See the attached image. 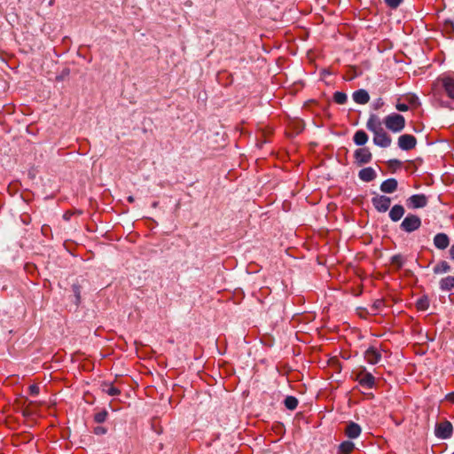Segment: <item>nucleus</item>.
Wrapping results in <instances>:
<instances>
[{
  "instance_id": "f257e3e1",
  "label": "nucleus",
  "mask_w": 454,
  "mask_h": 454,
  "mask_svg": "<svg viewBox=\"0 0 454 454\" xmlns=\"http://www.w3.org/2000/svg\"><path fill=\"white\" fill-rule=\"evenodd\" d=\"M383 122L387 129L395 133L401 132L405 127L404 117L395 113L386 116Z\"/></svg>"
},
{
  "instance_id": "f03ea898",
  "label": "nucleus",
  "mask_w": 454,
  "mask_h": 454,
  "mask_svg": "<svg viewBox=\"0 0 454 454\" xmlns=\"http://www.w3.org/2000/svg\"><path fill=\"white\" fill-rule=\"evenodd\" d=\"M421 226V219L417 215L408 214L400 224V229L411 233Z\"/></svg>"
},
{
  "instance_id": "7ed1b4c3",
  "label": "nucleus",
  "mask_w": 454,
  "mask_h": 454,
  "mask_svg": "<svg viewBox=\"0 0 454 454\" xmlns=\"http://www.w3.org/2000/svg\"><path fill=\"white\" fill-rule=\"evenodd\" d=\"M452 434L453 426L449 420L444 419L440 423H436L434 427V435L437 438L446 440L450 438L452 436Z\"/></svg>"
},
{
  "instance_id": "20e7f679",
  "label": "nucleus",
  "mask_w": 454,
  "mask_h": 454,
  "mask_svg": "<svg viewBox=\"0 0 454 454\" xmlns=\"http://www.w3.org/2000/svg\"><path fill=\"white\" fill-rule=\"evenodd\" d=\"M354 158L357 166H363L372 161V154L368 147H362L355 151Z\"/></svg>"
},
{
  "instance_id": "39448f33",
  "label": "nucleus",
  "mask_w": 454,
  "mask_h": 454,
  "mask_svg": "<svg viewBox=\"0 0 454 454\" xmlns=\"http://www.w3.org/2000/svg\"><path fill=\"white\" fill-rule=\"evenodd\" d=\"M372 204L378 212L384 213L389 209L391 199L386 195L378 194L372 198Z\"/></svg>"
},
{
  "instance_id": "423d86ee",
  "label": "nucleus",
  "mask_w": 454,
  "mask_h": 454,
  "mask_svg": "<svg viewBox=\"0 0 454 454\" xmlns=\"http://www.w3.org/2000/svg\"><path fill=\"white\" fill-rule=\"evenodd\" d=\"M373 134L374 145L382 148H387L390 146L392 143L391 137L384 130V129H380V130L373 132Z\"/></svg>"
},
{
  "instance_id": "0eeeda50",
  "label": "nucleus",
  "mask_w": 454,
  "mask_h": 454,
  "mask_svg": "<svg viewBox=\"0 0 454 454\" xmlns=\"http://www.w3.org/2000/svg\"><path fill=\"white\" fill-rule=\"evenodd\" d=\"M417 138L413 135L403 134L398 137V146L403 151H410L415 148Z\"/></svg>"
},
{
  "instance_id": "6e6552de",
  "label": "nucleus",
  "mask_w": 454,
  "mask_h": 454,
  "mask_svg": "<svg viewBox=\"0 0 454 454\" xmlns=\"http://www.w3.org/2000/svg\"><path fill=\"white\" fill-rule=\"evenodd\" d=\"M361 433L362 428L357 423L354 421H348L346 423L344 434L348 438L356 439L361 434Z\"/></svg>"
},
{
  "instance_id": "1a4fd4ad",
  "label": "nucleus",
  "mask_w": 454,
  "mask_h": 454,
  "mask_svg": "<svg viewBox=\"0 0 454 454\" xmlns=\"http://www.w3.org/2000/svg\"><path fill=\"white\" fill-rule=\"evenodd\" d=\"M408 205L412 208H421L427 205V197L424 194H414L408 199Z\"/></svg>"
},
{
  "instance_id": "9d476101",
  "label": "nucleus",
  "mask_w": 454,
  "mask_h": 454,
  "mask_svg": "<svg viewBox=\"0 0 454 454\" xmlns=\"http://www.w3.org/2000/svg\"><path fill=\"white\" fill-rule=\"evenodd\" d=\"M441 82L447 96L454 101V78L443 77L441 79Z\"/></svg>"
},
{
  "instance_id": "9b49d317",
  "label": "nucleus",
  "mask_w": 454,
  "mask_h": 454,
  "mask_svg": "<svg viewBox=\"0 0 454 454\" xmlns=\"http://www.w3.org/2000/svg\"><path fill=\"white\" fill-rule=\"evenodd\" d=\"M358 177L360 180L369 183L377 177V173L372 167H367L358 172Z\"/></svg>"
},
{
  "instance_id": "f8f14e48",
  "label": "nucleus",
  "mask_w": 454,
  "mask_h": 454,
  "mask_svg": "<svg viewBox=\"0 0 454 454\" xmlns=\"http://www.w3.org/2000/svg\"><path fill=\"white\" fill-rule=\"evenodd\" d=\"M398 182L395 178H388L380 184V191L384 193H393L397 190Z\"/></svg>"
},
{
  "instance_id": "ddd939ff",
  "label": "nucleus",
  "mask_w": 454,
  "mask_h": 454,
  "mask_svg": "<svg viewBox=\"0 0 454 454\" xmlns=\"http://www.w3.org/2000/svg\"><path fill=\"white\" fill-rule=\"evenodd\" d=\"M434 245L436 248L443 250L450 245V238L445 233H438L434 238Z\"/></svg>"
},
{
  "instance_id": "4468645a",
  "label": "nucleus",
  "mask_w": 454,
  "mask_h": 454,
  "mask_svg": "<svg viewBox=\"0 0 454 454\" xmlns=\"http://www.w3.org/2000/svg\"><path fill=\"white\" fill-rule=\"evenodd\" d=\"M353 100L359 105H365L370 100V95L367 90L364 89H359L356 90L353 95Z\"/></svg>"
},
{
  "instance_id": "2eb2a0df",
  "label": "nucleus",
  "mask_w": 454,
  "mask_h": 454,
  "mask_svg": "<svg viewBox=\"0 0 454 454\" xmlns=\"http://www.w3.org/2000/svg\"><path fill=\"white\" fill-rule=\"evenodd\" d=\"M364 357L368 363L375 364L380 362L381 354L374 347H370L364 353Z\"/></svg>"
},
{
  "instance_id": "dca6fc26",
  "label": "nucleus",
  "mask_w": 454,
  "mask_h": 454,
  "mask_svg": "<svg viewBox=\"0 0 454 454\" xmlns=\"http://www.w3.org/2000/svg\"><path fill=\"white\" fill-rule=\"evenodd\" d=\"M405 209L403 206L396 204L393 206L389 211V218L393 222H398L404 215Z\"/></svg>"
},
{
  "instance_id": "f3484780",
  "label": "nucleus",
  "mask_w": 454,
  "mask_h": 454,
  "mask_svg": "<svg viewBox=\"0 0 454 454\" xmlns=\"http://www.w3.org/2000/svg\"><path fill=\"white\" fill-rule=\"evenodd\" d=\"M366 128L372 133L380 130V129H383L381 127V122H380V118L376 114H372L370 115V117L366 122Z\"/></svg>"
},
{
  "instance_id": "a211bd4d",
  "label": "nucleus",
  "mask_w": 454,
  "mask_h": 454,
  "mask_svg": "<svg viewBox=\"0 0 454 454\" xmlns=\"http://www.w3.org/2000/svg\"><path fill=\"white\" fill-rule=\"evenodd\" d=\"M359 384L366 388H372L375 384V378L370 372H365L364 375L358 376Z\"/></svg>"
},
{
  "instance_id": "6ab92c4d",
  "label": "nucleus",
  "mask_w": 454,
  "mask_h": 454,
  "mask_svg": "<svg viewBox=\"0 0 454 454\" xmlns=\"http://www.w3.org/2000/svg\"><path fill=\"white\" fill-rule=\"evenodd\" d=\"M368 138L366 132L363 129H359L354 134L353 141L356 145L363 146L367 143Z\"/></svg>"
},
{
  "instance_id": "aec40b11",
  "label": "nucleus",
  "mask_w": 454,
  "mask_h": 454,
  "mask_svg": "<svg viewBox=\"0 0 454 454\" xmlns=\"http://www.w3.org/2000/svg\"><path fill=\"white\" fill-rule=\"evenodd\" d=\"M442 33L449 39L454 38V21L451 20H445L442 24Z\"/></svg>"
},
{
  "instance_id": "412c9836",
  "label": "nucleus",
  "mask_w": 454,
  "mask_h": 454,
  "mask_svg": "<svg viewBox=\"0 0 454 454\" xmlns=\"http://www.w3.org/2000/svg\"><path fill=\"white\" fill-rule=\"evenodd\" d=\"M355 450V443L351 441H344L338 446V454H351Z\"/></svg>"
},
{
  "instance_id": "4be33fe9",
  "label": "nucleus",
  "mask_w": 454,
  "mask_h": 454,
  "mask_svg": "<svg viewBox=\"0 0 454 454\" xmlns=\"http://www.w3.org/2000/svg\"><path fill=\"white\" fill-rule=\"evenodd\" d=\"M440 288L442 291H450L454 289V277L448 276L446 278H442L440 281Z\"/></svg>"
},
{
  "instance_id": "5701e85b",
  "label": "nucleus",
  "mask_w": 454,
  "mask_h": 454,
  "mask_svg": "<svg viewBox=\"0 0 454 454\" xmlns=\"http://www.w3.org/2000/svg\"><path fill=\"white\" fill-rule=\"evenodd\" d=\"M82 285L77 280L76 282L73 283L71 289L74 296V304L78 307L81 303V292H82Z\"/></svg>"
},
{
  "instance_id": "b1692460",
  "label": "nucleus",
  "mask_w": 454,
  "mask_h": 454,
  "mask_svg": "<svg viewBox=\"0 0 454 454\" xmlns=\"http://www.w3.org/2000/svg\"><path fill=\"white\" fill-rule=\"evenodd\" d=\"M434 274L446 273L450 271V266L446 261H441L434 267Z\"/></svg>"
},
{
  "instance_id": "393cba45",
  "label": "nucleus",
  "mask_w": 454,
  "mask_h": 454,
  "mask_svg": "<svg viewBox=\"0 0 454 454\" xmlns=\"http://www.w3.org/2000/svg\"><path fill=\"white\" fill-rule=\"evenodd\" d=\"M298 399L293 395H288L284 400V404L287 410L294 411L298 406Z\"/></svg>"
},
{
  "instance_id": "a878e982",
  "label": "nucleus",
  "mask_w": 454,
  "mask_h": 454,
  "mask_svg": "<svg viewBox=\"0 0 454 454\" xmlns=\"http://www.w3.org/2000/svg\"><path fill=\"white\" fill-rule=\"evenodd\" d=\"M103 391L106 392L108 395L115 396L118 395L121 391L115 387L112 383L104 382L102 384Z\"/></svg>"
},
{
  "instance_id": "bb28decb",
  "label": "nucleus",
  "mask_w": 454,
  "mask_h": 454,
  "mask_svg": "<svg viewBox=\"0 0 454 454\" xmlns=\"http://www.w3.org/2000/svg\"><path fill=\"white\" fill-rule=\"evenodd\" d=\"M404 261V257L401 254H395L390 259L391 264L395 265L397 270L403 266Z\"/></svg>"
},
{
  "instance_id": "cd10ccee",
  "label": "nucleus",
  "mask_w": 454,
  "mask_h": 454,
  "mask_svg": "<svg viewBox=\"0 0 454 454\" xmlns=\"http://www.w3.org/2000/svg\"><path fill=\"white\" fill-rule=\"evenodd\" d=\"M429 307V300L427 296L420 297L416 302V308L419 310H427Z\"/></svg>"
},
{
  "instance_id": "c85d7f7f",
  "label": "nucleus",
  "mask_w": 454,
  "mask_h": 454,
  "mask_svg": "<svg viewBox=\"0 0 454 454\" xmlns=\"http://www.w3.org/2000/svg\"><path fill=\"white\" fill-rule=\"evenodd\" d=\"M333 100L338 105H343L347 102L348 96L346 93H344L342 91H336L333 94Z\"/></svg>"
},
{
  "instance_id": "c756f323",
  "label": "nucleus",
  "mask_w": 454,
  "mask_h": 454,
  "mask_svg": "<svg viewBox=\"0 0 454 454\" xmlns=\"http://www.w3.org/2000/svg\"><path fill=\"white\" fill-rule=\"evenodd\" d=\"M108 417V412L106 410H102L101 411L99 412H97L95 415H94V421L96 423H103L106 420Z\"/></svg>"
},
{
  "instance_id": "7c9ffc66",
  "label": "nucleus",
  "mask_w": 454,
  "mask_h": 454,
  "mask_svg": "<svg viewBox=\"0 0 454 454\" xmlns=\"http://www.w3.org/2000/svg\"><path fill=\"white\" fill-rule=\"evenodd\" d=\"M388 168L394 172L395 171L396 168H400L402 166V161L397 160V159H392V160H389L387 162Z\"/></svg>"
},
{
  "instance_id": "2f4dec72",
  "label": "nucleus",
  "mask_w": 454,
  "mask_h": 454,
  "mask_svg": "<svg viewBox=\"0 0 454 454\" xmlns=\"http://www.w3.org/2000/svg\"><path fill=\"white\" fill-rule=\"evenodd\" d=\"M403 2V0H384V3L387 4V6L391 9L398 8Z\"/></svg>"
},
{
  "instance_id": "473e14b6",
  "label": "nucleus",
  "mask_w": 454,
  "mask_h": 454,
  "mask_svg": "<svg viewBox=\"0 0 454 454\" xmlns=\"http://www.w3.org/2000/svg\"><path fill=\"white\" fill-rule=\"evenodd\" d=\"M384 304H385V301H384V300H383V299H378V300H376V301L373 302V304H372V309L373 311L380 310V309H381V308L384 306Z\"/></svg>"
},
{
  "instance_id": "72a5a7b5",
  "label": "nucleus",
  "mask_w": 454,
  "mask_h": 454,
  "mask_svg": "<svg viewBox=\"0 0 454 454\" xmlns=\"http://www.w3.org/2000/svg\"><path fill=\"white\" fill-rule=\"evenodd\" d=\"M93 433L97 435H103L107 433V428L102 426H97L93 428Z\"/></svg>"
},
{
  "instance_id": "f704fd0d",
  "label": "nucleus",
  "mask_w": 454,
  "mask_h": 454,
  "mask_svg": "<svg viewBox=\"0 0 454 454\" xmlns=\"http://www.w3.org/2000/svg\"><path fill=\"white\" fill-rule=\"evenodd\" d=\"M274 430L278 434H283L285 432V426L283 423L278 422L274 426Z\"/></svg>"
},
{
  "instance_id": "c9c22d12",
  "label": "nucleus",
  "mask_w": 454,
  "mask_h": 454,
  "mask_svg": "<svg viewBox=\"0 0 454 454\" xmlns=\"http://www.w3.org/2000/svg\"><path fill=\"white\" fill-rule=\"evenodd\" d=\"M29 394L31 395H37L39 394L40 388L37 385H31L28 387Z\"/></svg>"
},
{
  "instance_id": "e433bc0d",
  "label": "nucleus",
  "mask_w": 454,
  "mask_h": 454,
  "mask_svg": "<svg viewBox=\"0 0 454 454\" xmlns=\"http://www.w3.org/2000/svg\"><path fill=\"white\" fill-rule=\"evenodd\" d=\"M395 107L400 112H406L409 110V106L404 103H397Z\"/></svg>"
},
{
  "instance_id": "4c0bfd02",
  "label": "nucleus",
  "mask_w": 454,
  "mask_h": 454,
  "mask_svg": "<svg viewBox=\"0 0 454 454\" xmlns=\"http://www.w3.org/2000/svg\"><path fill=\"white\" fill-rule=\"evenodd\" d=\"M383 105H384V102H383L382 98H378V99L375 101V103L373 104V108H374L375 110H378V109H380Z\"/></svg>"
},
{
  "instance_id": "58836bf2",
  "label": "nucleus",
  "mask_w": 454,
  "mask_h": 454,
  "mask_svg": "<svg viewBox=\"0 0 454 454\" xmlns=\"http://www.w3.org/2000/svg\"><path fill=\"white\" fill-rule=\"evenodd\" d=\"M74 215V212H71V211H67L64 215H63V218L64 220L66 221H69L71 216Z\"/></svg>"
},
{
  "instance_id": "ea45409f",
  "label": "nucleus",
  "mask_w": 454,
  "mask_h": 454,
  "mask_svg": "<svg viewBox=\"0 0 454 454\" xmlns=\"http://www.w3.org/2000/svg\"><path fill=\"white\" fill-rule=\"evenodd\" d=\"M446 399L454 403V392L448 394Z\"/></svg>"
},
{
  "instance_id": "a19ab883",
  "label": "nucleus",
  "mask_w": 454,
  "mask_h": 454,
  "mask_svg": "<svg viewBox=\"0 0 454 454\" xmlns=\"http://www.w3.org/2000/svg\"><path fill=\"white\" fill-rule=\"evenodd\" d=\"M450 257L454 260V244L450 247L449 250Z\"/></svg>"
},
{
  "instance_id": "79ce46f5",
  "label": "nucleus",
  "mask_w": 454,
  "mask_h": 454,
  "mask_svg": "<svg viewBox=\"0 0 454 454\" xmlns=\"http://www.w3.org/2000/svg\"><path fill=\"white\" fill-rule=\"evenodd\" d=\"M442 106H444V107H448L450 109L454 110V107L450 106L448 102H442Z\"/></svg>"
},
{
  "instance_id": "37998d69",
  "label": "nucleus",
  "mask_w": 454,
  "mask_h": 454,
  "mask_svg": "<svg viewBox=\"0 0 454 454\" xmlns=\"http://www.w3.org/2000/svg\"><path fill=\"white\" fill-rule=\"evenodd\" d=\"M127 200L129 202V203H133L135 201V198L133 196H129L127 198Z\"/></svg>"
},
{
  "instance_id": "c03bdc74",
  "label": "nucleus",
  "mask_w": 454,
  "mask_h": 454,
  "mask_svg": "<svg viewBox=\"0 0 454 454\" xmlns=\"http://www.w3.org/2000/svg\"><path fill=\"white\" fill-rule=\"evenodd\" d=\"M158 205H159V202L158 201H154V202H153L152 207H157Z\"/></svg>"
},
{
  "instance_id": "a18cd8bd",
  "label": "nucleus",
  "mask_w": 454,
  "mask_h": 454,
  "mask_svg": "<svg viewBox=\"0 0 454 454\" xmlns=\"http://www.w3.org/2000/svg\"><path fill=\"white\" fill-rule=\"evenodd\" d=\"M301 130H302V129H299L297 130V133H301Z\"/></svg>"
},
{
  "instance_id": "49530a36",
  "label": "nucleus",
  "mask_w": 454,
  "mask_h": 454,
  "mask_svg": "<svg viewBox=\"0 0 454 454\" xmlns=\"http://www.w3.org/2000/svg\"><path fill=\"white\" fill-rule=\"evenodd\" d=\"M452 454H454V452Z\"/></svg>"
}]
</instances>
